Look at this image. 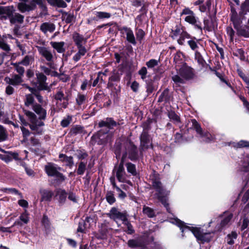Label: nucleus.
<instances>
[{
  "mask_svg": "<svg viewBox=\"0 0 249 249\" xmlns=\"http://www.w3.org/2000/svg\"><path fill=\"white\" fill-rule=\"evenodd\" d=\"M32 109L35 113L26 109H24L23 111L30 122L29 125L30 129L34 134H40L43 131V127L45 124L43 121L46 119L47 110L38 103L34 105Z\"/></svg>",
  "mask_w": 249,
  "mask_h": 249,
  "instance_id": "f257e3e1",
  "label": "nucleus"
},
{
  "mask_svg": "<svg viewBox=\"0 0 249 249\" xmlns=\"http://www.w3.org/2000/svg\"><path fill=\"white\" fill-rule=\"evenodd\" d=\"M121 152L123 153L121 159H124V161L127 155H128V158L132 161L139 158L137 146L129 139L123 141L121 143L116 142L115 153L117 158L120 156Z\"/></svg>",
  "mask_w": 249,
  "mask_h": 249,
  "instance_id": "f03ea898",
  "label": "nucleus"
},
{
  "mask_svg": "<svg viewBox=\"0 0 249 249\" xmlns=\"http://www.w3.org/2000/svg\"><path fill=\"white\" fill-rule=\"evenodd\" d=\"M231 20L232 22L234 28L237 31V35L245 37H249V26L248 25L244 27L241 26L243 23V18L244 17V15L245 14V10L243 8L242 9L239 16L240 18H239L237 16V12L235 8L232 6H231Z\"/></svg>",
  "mask_w": 249,
  "mask_h": 249,
  "instance_id": "7ed1b4c3",
  "label": "nucleus"
},
{
  "mask_svg": "<svg viewBox=\"0 0 249 249\" xmlns=\"http://www.w3.org/2000/svg\"><path fill=\"white\" fill-rule=\"evenodd\" d=\"M173 223L180 228L182 233L187 231L189 233L191 232L198 241L202 242H208L211 239V233L203 232L200 228L186 226L183 222L178 219H175Z\"/></svg>",
  "mask_w": 249,
  "mask_h": 249,
  "instance_id": "20e7f679",
  "label": "nucleus"
},
{
  "mask_svg": "<svg viewBox=\"0 0 249 249\" xmlns=\"http://www.w3.org/2000/svg\"><path fill=\"white\" fill-rule=\"evenodd\" d=\"M194 76V73L192 68L184 63L179 69L177 74L172 77V79L176 85L179 86L184 84L186 81L193 79Z\"/></svg>",
  "mask_w": 249,
  "mask_h": 249,
  "instance_id": "39448f33",
  "label": "nucleus"
},
{
  "mask_svg": "<svg viewBox=\"0 0 249 249\" xmlns=\"http://www.w3.org/2000/svg\"><path fill=\"white\" fill-rule=\"evenodd\" d=\"M152 186L157 192V196L158 199L164 206L167 211L170 213L169 204L167 203V199L165 196L169 194V192L164 188L161 182L157 179H152Z\"/></svg>",
  "mask_w": 249,
  "mask_h": 249,
  "instance_id": "423d86ee",
  "label": "nucleus"
},
{
  "mask_svg": "<svg viewBox=\"0 0 249 249\" xmlns=\"http://www.w3.org/2000/svg\"><path fill=\"white\" fill-rule=\"evenodd\" d=\"M180 15L185 16L184 20L186 22L195 26V28L200 31L202 30V23L199 18L196 16L195 13L188 7L184 8Z\"/></svg>",
  "mask_w": 249,
  "mask_h": 249,
  "instance_id": "0eeeda50",
  "label": "nucleus"
},
{
  "mask_svg": "<svg viewBox=\"0 0 249 249\" xmlns=\"http://www.w3.org/2000/svg\"><path fill=\"white\" fill-rule=\"evenodd\" d=\"M233 214L232 213L226 211L219 215V217L221 218L219 224L215 227V231H221L223 229L228 228L232 223Z\"/></svg>",
  "mask_w": 249,
  "mask_h": 249,
  "instance_id": "6e6552de",
  "label": "nucleus"
},
{
  "mask_svg": "<svg viewBox=\"0 0 249 249\" xmlns=\"http://www.w3.org/2000/svg\"><path fill=\"white\" fill-rule=\"evenodd\" d=\"M62 168L57 164L53 163H48L45 166L46 174L50 177H55L61 181H64L66 177L59 172Z\"/></svg>",
  "mask_w": 249,
  "mask_h": 249,
  "instance_id": "1a4fd4ad",
  "label": "nucleus"
},
{
  "mask_svg": "<svg viewBox=\"0 0 249 249\" xmlns=\"http://www.w3.org/2000/svg\"><path fill=\"white\" fill-rule=\"evenodd\" d=\"M37 51L47 61L46 65L52 69H56V66L53 62V55L51 51L45 47L36 46Z\"/></svg>",
  "mask_w": 249,
  "mask_h": 249,
  "instance_id": "9d476101",
  "label": "nucleus"
},
{
  "mask_svg": "<svg viewBox=\"0 0 249 249\" xmlns=\"http://www.w3.org/2000/svg\"><path fill=\"white\" fill-rule=\"evenodd\" d=\"M192 127L196 130L199 137L204 139L206 142H209L213 139L212 136L208 132H203L200 124L195 119L191 120Z\"/></svg>",
  "mask_w": 249,
  "mask_h": 249,
  "instance_id": "9b49d317",
  "label": "nucleus"
},
{
  "mask_svg": "<svg viewBox=\"0 0 249 249\" xmlns=\"http://www.w3.org/2000/svg\"><path fill=\"white\" fill-rule=\"evenodd\" d=\"M107 215L111 219L117 222V220H120L124 222L127 218V215L125 213H122L118 211L115 208L113 207L111 209Z\"/></svg>",
  "mask_w": 249,
  "mask_h": 249,
  "instance_id": "f8f14e48",
  "label": "nucleus"
},
{
  "mask_svg": "<svg viewBox=\"0 0 249 249\" xmlns=\"http://www.w3.org/2000/svg\"><path fill=\"white\" fill-rule=\"evenodd\" d=\"M140 151L141 154L142 151L149 148L152 145L149 136L146 131L143 130L142 133L140 136Z\"/></svg>",
  "mask_w": 249,
  "mask_h": 249,
  "instance_id": "ddd939ff",
  "label": "nucleus"
},
{
  "mask_svg": "<svg viewBox=\"0 0 249 249\" xmlns=\"http://www.w3.org/2000/svg\"><path fill=\"white\" fill-rule=\"evenodd\" d=\"M124 159H121L119 166L116 169V177L119 182H124L126 179V173L124 167Z\"/></svg>",
  "mask_w": 249,
  "mask_h": 249,
  "instance_id": "4468645a",
  "label": "nucleus"
},
{
  "mask_svg": "<svg viewBox=\"0 0 249 249\" xmlns=\"http://www.w3.org/2000/svg\"><path fill=\"white\" fill-rule=\"evenodd\" d=\"M37 83L38 84V89L39 90H50V88L46 82L47 80L46 76L42 72L36 73Z\"/></svg>",
  "mask_w": 249,
  "mask_h": 249,
  "instance_id": "2eb2a0df",
  "label": "nucleus"
},
{
  "mask_svg": "<svg viewBox=\"0 0 249 249\" xmlns=\"http://www.w3.org/2000/svg\"><path fill=\"white\" fill-rule=\"evenodd\" d=\"M4 81L14 86H17L20 85L23 81V77L17 74H13L11 77H6Z\"/></svg>",
  "mask_w": 249,
  "mask_h": 249,
  "instance_id": "dca6fc26",
  "label": "nucleus"
},
{
  "mask_svg": "<svg viewBox=\"0 0 249 249\" xmlns=\"http://www.w3.org/2000/svg\"><path fill=\"white\" fill-rule=\"evenodd\" d=\"M26 2L23 1L18 3L17 5L18 10L22 13L33 10L36 7V3L32 2L30 4H27Z\"/></svg>",
  "mask_w": 249,
  "mask_h": 249,
  "instance_id": "f3484780",
  "label": "nucleus"
},
{
  "mask_svg": "<svg viewBox=\"0 0 249 249\" xmlns=\"http://www.w3.org/2000/svg\"><path fill=\"white\" fill-rule=\"evenodd\" d=\"M15 11V10L12 6L4 7H0V15H6V16H1L2 19H6L7 18H8L10 19L14 13Z\"/></svg>",
  "mask_w": 249,
  "mask_h": 249,
  "instance_id": "a211bd4d",
  "label": "nucleus"
},
{
  "mask_svg": "<svg viewBox=\"0 0 249 249\" xmlns=\"http://www.w3.org/2000/svg\"><path fill=\"white\" fill-rule=\"evenodd\" d=\"M123 30L126 35V40L134 45H136L137 42L133 31L130 28L126 27H123Z\"/></svg>",
  "mask_w": 249,
  "mask_h": 249,
  "instance_id": "6ab92c4d",
  "label": "nucleus"
},
{
  "mask_svg": "<svg viewBox=\"0 0 249 249\" xmlns=\"http://www.w3.org/2000/svg\"><path fill=\"white\" fill-rule=\"evenodd\" d=\"M187 43L190 49L194 51L195 53L198 51L199 45H200V39H197L195 36H191Z\"/></svg>",
  "mask_w": 249,
  "mask_h": 249,
  "instance_id": "aec40b11",
  "label": "nucleus"
},
{
  "mask_svg": "<svg viewBox=\"0 0 249 249\" xmlns=\"http://www.w3.org/2000/svg\"><path fill=\"white\" fill-rule=\"evenodd\" d=\"M55 29V25L50 22H44L40 25V30L44 34H46L48 32L52 33Z\"/></svg>",
  "mask_w": 249,
  "mask_h": 249,
  "instance_id": "412c9836",
  "label": "nucleus"
},
{
  "mask_svg": "<svg viewBox=\"0 0 249 249\" xmlns=\"http://www.w3.org/2000/svg\"><path fill=\"white\" fill-rule=\"evenodd\" d=\"M117 123L112 118H107L105 120L102 121L99 123V127L106 126L109 129H112L114 127L117 126Z\"/></svg>",
  "mask_w": 249,
  "mask_h": 249,
  "instance_id": "4be33fe9",
  "label": "nucleus"
},
{
  "mask_svg": "<svg viewBox=\"0 0 249 249\" xmlns=\"http://www.w3.org/2000/svg\"><path fill=\"white\" fill-rule=\"evenodd\" d=\"M73 39L77 47L84 46V45L87 42V39L85 38L83 36L77 33L73 34Z\"/></svg>",
  "mask_w": 249,
  "mask_h": 249,
  "instance_id": "5701e85b",
  "label": "nucleus"
},
{
  "mask_svg": "<svg viewBox=\"0 0 249 249\" xmlns=\"http://www.w3.org/2000/svg\"><path fill=\"white\" fill-rule=\"evenodd\" d=\"M78 52L72 57V60L75 62H78L81 57L84 56L88 50L85 46L77 47Z\"/></svg>",
  "mask_w": 249,
  "mask_h": 249,
  "instance_id": "b1692460",
  "label": "nucleus"
},
{
  "mask_svg": "<svg viewBox=\"0 0 249 249\" xmlns=\"http://www.w3.org/2000/svg\"><path fill=\"white\" fill-rule=\"evenodd\" d=\"M59 158L62 162L65 163L66 166H69L70 168H71L73 166L74 163L72 157H68L65 154H60L59 155Z\"/></svg>",
  "mask_w": 249,
  "mask_h": 249,
  "instance_id": "393cba45",
  "label": "nucleus"
},
{
  "mask_svg": "<svg viewBox=\"0 0 249 249\" xmlns=\"http://www.w3.org/2000/svg\"><path fill=\"white\" fill-rule=\"evenodd\" d=\"M128 246L130 248H138L142 247L144 245L143 242L141 238L136 239H130L127 242Z\"/></svg>",
  "mask_w": 249,
  "mask_h": 249,
  "instance_id": "a878e982",
  "label": "nucleus"
},
{
  "mask_svg": "<svg viewBox=\"0 0 249 249\" xmlns=\"http://www.w3.org/2000/svg\"><path fill=\"white\" fill-rule=\"evenodd\" d=\"M52 47L55 49L58 53H63L65 52V49L64 46L65 43L62 42H50Z\"/></svg>",
  "mask_w": 249,
  "mask_h": 249,
  "instance_id": "bb28decb",
  "label": "nucleus"
},
{
  "mask_svg": "<svg viewBox=\"0 0 249 249\" xmlns=\"http://www.w3.org/2000/svg\"><path fill=\"white\" fill-rule=\"evenodd\" d=\"M24 18V17L23 15L18 13H14L9 20L12 24L17 23L21 24L23 23Z\"/></svg>",
  "mask_w": 249,
  "mask_h": 249,
  "instance_id": "cd10ccee",
  "label": "nucleus"
},
{
  "mask_svg": "<svg viewBox=\"0 0 249 249\" xmlns=\"http://www.w3.org/2000/svg\"><path fill=\"white\" fill-rule=\"evenodd\" d=\"M184 31L180 26H176L175 29L171 32V37L173 39H177Z\"/></svg>",
  "mask_w": 249,
  "mask_h": 249,
  "instance_id": "c85d7f7f",
  "label": "nucleus"
},
{
  "mask_svg": "<svg viewBox=\"0 0 249 249\" xmlns=\"http://www.w3.org/2000/svg\"><path fill=\"white\" fill-rule=\"evenodd\" d=\"M33 94H28L25 95V98L24 99V105L26 107H31L32 109L33 107L36 104Z\"/></svg>",
  "mask_w": 249,
  "mask_h": 249,
  "instance_id": "c756f323",
  "label": "nucleus"
},
{
  "mask_svg": "<svg viewBox=\"0 0 249 249\" xmlns=\"http://www.w3.org/2000/svg\"><path fill=\"white\" fill-rule=\"evenodd\" d=\"M191 36L188 34L186 31H184L183 33L177 39V42L180 45H184L185 39L189 40L191 37Z\"/></svg>",
  "mask_w": 249,
  "mask_h": 249,
  "instance_id": "7c9ffc66",
  "label": "nucleus"
},
{
  "mask_svg": "<svg viewBox=\"0 0 249 249\" xmlns=\"http://www.w3.org/2000/svg\"><path fill=\"white\" fill-rule=\"evenodd\" d=\"M85 133L84 127L76 125L71 128L70 131V134L71 135H76L79 134H83Z\"/></svg>",
  "mask_w": 249,
  "mask_h": 249,
  "instance_id": "2f4dec72",
  "label": "nucleus"
},
{
  "mask_svg": "<svg viewBox=\"0 0 249 249\" xmlns=\"http://www.w3.org/2000/svg\"><path fill=\"white\" fill-rule=\"evenodd\" d=\"M237 237V233L235 231H232L230 234H228L225 239L228 245H232L234 243V240L236 239Z\"/></svg>",
  "mask_w": 249,
  "mask_h": 249,
  "instance_id": "473e14b6",
  "label": "nucleus"
},
{
  "mask_svg": "<svg viewBox=\"0 0 249 249\" xmlns=\"http://www.w3.org/2000/svg\"><path fill=\"white\" fill-rule=\"evenodd\" d=\"M41 200L50 201L53 196V193L49 190H44L41 192Z\"/></svg>",
  "mask_w": 249,
  "mask_h": 249,
  "instance_id": "72a5a7b5",
  "label": "nucleus"
},
{
  "mask_svg": "<svg viewBox=\"0 0 249 249\" xmlns=\"http://www.w3.org/2000/svg\"><path fill=\"white\" fill-rule=\"evenodd\" d=\"M40 70L42 72H43L46 74L48 75H51L53 76H55L57 74L56 72L52 71V70H53V69L50 68V67H47L44 65H41L40 66ZM53 70H54L55 69H53Z\"/></svg>",
  "mask_w": 249,
  "mask_h": 249,
  "instance_id": "f704fd0d",
  "label": "nucleus"
},
{
  "mask_svg": "<svg viewBox=\"0 0 249 249\" xmlns=\"http://www.w3.org/2000/svg\"><path fill=\"white\" fill-rule=\"evenodd\" d=\"M34 61V57L33 55H26L24 58L19 62V64L27 66L33 62Z\"/></svg>",
  "mask_w": 249,
  "mask_h": 249,
  "instance_id": "c9c22d12",
  "label": "nucleus"
},
{
  "mask_svg": "<svg viewBox=\"0 0 249 249\" xmlns=\"http://www.w3.org/2000/svg\"><path fill=\"white\" fill-rule=\"evenodd\" d=\"M58 195H59V202L61 204H64L68 197V193L64 190H60L58 192Z\"/></svg>",
  "mask_w": 249,
  "mask_h": 249,
  "instance_id": "e433bc0d",
  "label": "nucleus"
},
{
  "mask_svg": "<svg viewBox=\"0 0 249 249\" xmlns=\"http://www.w3.org/2000/svg\"><path fill=\"white\" fill-rule=\"evenodd\" d=\"M170 100V95L169 90L166 89H165L159 97V102H168Z\"/></svg>",
  "mask_w": 249,
  "mask_h": 249,
  "instance_id": "4c0bfd02",
  "label": "nucleus"
},
{
  "mask_svg": "<svg viewBox=\"0 0 249 249\" xmlns=\"http://www.w3.org/2000/svg\"><path fill=\"white\" fill-rule=\"evenodd\" d=\"M106 198L107 202L110 205L113 204L116 201L114 193L111 191H108L107 192Z\"/></svg>",
  "mask_w": 249,
  "mask_h": 249,
  "instance_id": "58836bf2",
  "label": "nucleus"
},
{
  "mask_svg": "<svg viewBox=\"0 0 249 249\" xmlns=\"http://www.w3.org/2000/svg\"><path fill=\"white\" fill-rule=\"evenodd\" d=\"M72 122V116L67 115L66 117H64L60 122V124L63 127H66L69 125V124Z\"/></svg>",
  "mask_w": 249,
  "mask_h": 249,
  "instance_id": "ea45409f",
  "label": "nucleus"
},
{
  "mask_svg": "<svg viewBox=\"0 0 249 249\" xmlns=\"http://www.w3.org/2000/svg\"><path fill=\"white\" fill-rule=\"evenodd\" d=\"M169 118L172 120L174 124L178 125L180 123L179 117L174 111L169 112L168 113Z\"/></svg>",
  "mask_w": 249,
  "mask_h": 249,
  "instance_id": "a19ab883",
  "label": "nucleus"
},
{
  "mask_svg": "<svg viewBox=\"0 0 249 249\" xmlns=\"http://www.w3.org/2000/svg\"><path fill=\"white\" fill-rule=\"evenodd\" d=\"M21 64H19V62H18L13 63V65L15 67L17 72L18 73V75L23 77L25 70L23 67L20 66Z\"/></svg>",
  "mask_w": 249,
  "mask_h": 249,
  "instance_id": "79ce46f5",
  "label": "nucleus"
},
{
  "mask_svg": "<svg viewBox=\"0 0 249 249\" xmlns=\"http://www.w3.org/2000/svg\"><path fill=\"white\" fill-rule=\"evenodd\" d=\"M126 167L128 173H131L133 176L137 174L136 166L134 164L131 162L127 163L126 164Z\"/></svg>",
  "mask_w": 249,
  "mask_h": 249,
  "instance_id": "37998d69",
  "label": "nucleus"
},
{
  "mask_svg": "<svg viewBox=\"0 0 249 249\" xmlns=\"http://www.w3.org/2000/svg\"><path fill=\"white\" fill-rule=\"evenodd\" d=\"M87 162H84V161H81L79 163L78 168L77 169V174L79 175H82L84 174L86 168V165H87Z\"/></svg>",
  "mask_w": 249,
  "mask_h": 249,
  "instance_id": "c03bdc74",
  "label": "nucleus"
},
{
  "mask_svg": "<svg viewBox=\"0 0 249 249\" xmlns=\"http://www.w3.org/2000/svg\"><path fill=\"white\" fill-rule=\"evenodd\" d=\"M142 211L144 214L149 217H153L155 216L154 210L150 207L144 206Z\"/></svg>",
  "mask_w": 249,
  "mask_h": 249,
  "instance_id": "a18cd8bd",
  "label": "nucleus"
},
{
  "mask_svg": "<svg viewBox=\"0 0 249 249\" xmlns=\"http://www.w3.org/2000/svg\"><path fill=\"white\" fill-rule=\"evenodd\" d=\"M243 169L244 172L249 171V155L246 156L242 161Z\"/></svg>",
  "mask_w": 249,
  "mask_h": 249,
  "instance_id": "49530a36",
  "label": "nucleus"
},
{
  "mask_svg": "<svg viewBox=\"0 0 249 249\" xmlns=\"http://www.w3.org/2000/svg\"><path fill=\"white\" fill-rule=\"evenodd\" d=\"M195 53V59L197 60V63L201 65V66H204L205 61L204 60L203 58L202 57V55H201L200 53L197 51Z\"/></svg>",
  "mask_w": 249,
  "mask_h": 249,
  "instance_id": "de8ad7c7",
  "label": "nucleus"
},
{
  "mask_svg": "<svg viewBox=\"0 0 249 249\" xmlns=\"http://www.w3.org/2000/svg\"><path fill=\"white\" fill-rule=\"evenodd\" d=\"M29 90L31 92V93L34 95L36 97V98L37 100H38V102L39 103H43V97L42 96L39 94V92L37 91L36 89H34L33 88H30Z\"/></svg>",
  "mask_w": 249,
  "mask_h": 249,
  "instance_id": "09e8293b",
  "label": "nucleus"
},
{
  "mask_svg": "<svg viewBox=\"0 0 249 249\" xmlns=\"http://www.w3.org/2000/svg\"><path fill=\"white\" fill-rule=\"evenodd\" d=\"M232 146L235 148H242L249 146V142L245 141H240L238 143L232 142Z\"/></svg>",
  "mask_w": 249,
  "mask_h": 249,
  "instance_id": "8fccbe9b",
  "label": "nucleus"
},
{
  "mask_svg": "<svg viewBox=\"0 0 249 249\" xmlns=\"http://www.w3.org/2000/svg\"><path fill=\"white\" fill-rule=\"evenodd\" d=\"M159 61L155 59H151L146 62V65L149 69H153L159 65Z\"/></svg>",
  "mask_w": 249,
  "mask_h": 249,
  "instance_id": "3c124183",
  "label": "nucleus"
},
{
  "mask_svg": "<svg viewBox=\"0 0 249 249\" xmlns=\"http://www.w3.org/2000/svg\"><path fill=\"white\" fill-rule=\"evenodd\" d=\"M123 223L127 227V232L128 234H133L135 232V231L134 230V229L133 228L132 225L128 221L127 218L124 222H123Z\"/></svg>",
  "mask_w": 249,
  "mask_h": 249,
  "instance_id": "603ef678",
  "label": "nucleus"
},
{
  "mask_svg": "<svg viewBox=\"0 0 249 249\" xmlns=\"http://www.w3.org/2000/svg\"><path fill=\"white\" fill-rule=\"evenodd\" d=\"M86 100V95L79 93L78 94L76 98V103L79 106H80L82 104H83L85 102Z\"/></svg>",
  "mask_w": 249,
  "mask_h": 249,
  "instance_id": "864d4df0",
  "label": "nucleus"
},
{
  "mask_svg": "<svg viewBox=\"0 0 249 249\" xmlns=\"http://www.w3.org/2000/svg\"><path fill=\"white\" fill-rule=\"evenodd\" d=\"M86 221L83 219L80 220L79 222L78 227L77 231L80 232H84L86 229Z\"/></svg>",
  "mask_w": 249,
  "mask_h": 249,
  "instance_id": "5fc2aeb1",
  "label": "nucleus"
},
{
  "mask_svg": "<svg viewBox=\"0 0 249 249\" xmlns=\"http://www.w3.org/2000/svg\"><path fill=\"white\" fill-rule=\"evenodd\" d=\"M249 226V218L245 216L243 218L242 223L241 224V226L240 228V230L241 231L245 230L246 229L248 228Z\"/></svg>",
  "mask_w": 249,
  "mask_h": 249,
  "instance_id": "6e6d98bb",
  "label": "nucleus"
},
{
  "mask_svg": "<svg viewBox=\"0 0 249 249\" xmlns=\"http://www.w3.org/2000/svg\"><path fill=\"white\" fill-rule=\"evenodd\" d=\"M211 2L210 0H207L206 2L204 4L203 3L200 5L199 9L201 12H205L206 11L207 8H209L211 6Z\"/></svg>",
  "mask_w": 249,
  "mask_h": 249,
  "instance_id": "4d7b16f0",
  "label": "nucleus"
},
{
  "mask_svg": "<svg viewBox=\"0 0 249 249\" xmlns=\"http://www.w3.org/2000/svg\"><path fill=\"white\" fill-rule=\"evenodd\" d=\"M54 98L55 99L59 100L60 101H61L62 100H66V101L68 100V98L64 97L63 92L61 90H59L57 92L54 96Z\"/></svg>",
  "mask_w": 249,
  "mask_h": 249,
  "instance_id": "13d9d810",
  "label": "nucleus"
},
{
  "mask_svg": "<svg viewBox=\"0 0 249 249\" xmlns=\"http://www.w3.org/2000/svg\"><path fill=\"white\" fill-rule=\"evenodd\" d=\"M6 138V131L4 127L0 125V142L5 141Z\"/></svg>",
  "mask_w": 249,
  "mask_h": 249,
  "instance_id": "bf43d9fd",
  "label": "nucleus"
},
{
  "mask_svg": "<svg viewBox=\"0 0 249 249\" xmlns=\"http://www.w3.org/2000/svg\"><path fill=\"white\" fill-rule=\"evenodd\" d=\"M228 35L230 37L231 41H233L235 34V32L231 27H228L226 29Z\"/></svg>",
  "mask_w": 249,
  "mask_h": 249,
  "instance_id": "052dcab7",
  "label": "nucleus"
},
{
  "mask_svg": "<svg viewBox=\"0 0 249 249\" xmlns=\"http://www.w3.org/2000/svg\"><path fill=\"white\" fill-rule=\"evenodd\" d=\"M96 15L99 18H107L110 17V13L104 12H97L96 13Z\"/></svg>",
  "mask_w": 249,
  "mask_h": 249,
  "instance_id": "680f3d73",
  "label": "nucleus"
},
{
  "mask_svg": "<svg viewBox=\"0 0 249 249\" xmlns=\"http://www.w3.org/2000/svg\"><path fill=\"white\" fill-rule=\"evenodd\" d=\"M138 73L141 75V78L144 80L146 78V74L147 73V69L145 67H142L138 71Z\"/></svg>",
  "mask_w": 249,
  "mask_h": 249,
  "instance_id": "e2e57ef3",
  "label": "nucleus"
},
{
  "mask_svg": "<svg viewBox=\"0 0 249 249\" xmlns=\"http://www.w3.org/2000/svg\"><path fill=\"white\" fill-rule=\"evenodd\" d=\"M91 85L90 81H89L87 79H85L82 82L80 88L82 90H85L87 89L88 87H90Z\"/></svg>",
  "mask_w": 249,
  "mask_h": 249,
  "instance_id": "0e129e2a",
  "label": "nucleus"
},
{
  "mask_svg": "<svg viewBox=\"0 0 249 249\" xmlns=\"http://www.w3.org/2000/svg\"><path fill=\"white\" fill-rule=\"evenodd\" d=\"M136 36L137 39L141 41L145 35L144 31L142 29H138L136 32Z\"/></svg>",
  "mask_w": 249,
  "mask_h": 249,
  "instance_id": "69168bd1",
  "label": "nucleus"
},
{
  "mask_svg": "<svg viewBox=\"0 0 249 249\" xmlns=\"http://www.w3.org/2000/svg\"><path fill=\"white\" fill-rule=\"evenodd\" d=\"M68 198L70 200L72 201L74 203H76L77 202V197L76 195L72 192H70L68 193Z\"/></svg>",
  "mask_w": 249,
  "mask_h": 249,
  "instance_id": "338daca9",
  "label": "nucleus"
},
{
  "mask_svg": "<svg viewBox=\"0 0 249 249\" xmlns=\"http://www.w3.org/2000/svg\"><path fill=\"white\" fill-rule=\"evenodd\" d=\"M241 77L242 78V79L244 80V81L246 83L247 86L246 88L248 89V93L249 95V76H246L245 75H240Z\"/></svg>",
  "mask_w": 249,
  "mask_h": 249,
  "instance_id": "774afa93",
  "label": "nucleus"
}]
</instances>
